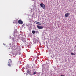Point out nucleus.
<instances>
[{"mask_svg":"<svg viewBox=\"0 0 76 76\" xmlns=\"http://www.w3.org/2000/svg\"><path fill=\"white\" fill-rule=\"evenodd\" d=\"M33 75H35V74H36V72H33Z\"/></svg>","mask_w":76,"mask_h":76,"instance_id":"1a4fd4ad","label":"nucleus"},{"mask_svg":"<svg viewBox=\"0 0 76 76\" xmlns=\"http://www.w3.org/2000/svg\"><path fill=\"white\" fill-rule=\"evenodd\" d=\"M27 73H30V71H29V70H27Z\"/></svg>","mask_w":76,"mask_h":76,"instance_id":"6e6552de","label":"nucleus"},{"mask_svg":"<svg viewBox=\"0 0 76 76\" xmlns=\"http://www.w3.org/2000/svg\"><path fill=\"white\" fill-rule=\"evenodd\" d=\"M3 45H6V44H3Z\"/></svg>","mask_w":76,"mask_h":76,"instance_id":"f8f14e48","label":"nucleus"},{"mask_svg":"<svg viewBox=\"0 0 76 76\" xmlns=\"http://www.w3.org/2000/svg\"><path fill=\"white\" fill-rule=\"evenodd\" d=\"M70 16V13H67L65 14V17L66 18Z\"/></svg>","mask_w":76,"mask_h":76,"instance_id":"39448f33","label":"nucleus"},{"mask_svg":"<svg viewBox=\"0 0 76 76\" xmlns=\"http://www.w3.org/2000/svg\"><path fill=\"white\" fill-rule=\"evenodd\" d=\"M34 39H35V41H37V39H36V38H35Z\"/></svg>","mask_w":76,"mask_h":76,"instance_id":"9b49d317","label":"nucleus"},{"mask_svg":"<svg viewBox=\"0 0 76 76\" xmlns=\"http://www.w3.org/2000/svg\"><path fill=\"white\" fill-rule=\"evenodd\" d=\"M8 63L9 64H8V66L9 67H11V64L12 63L11 59H9V60Z\"/></svg>","mask_w":76,"mask_h":76,"instance_id":"f257e3e1","label":"nucleus"},{"mask_svg":"<svg viewBox=\"0 0 76 76\" xmlns=\"http://www.w3.org/2000/svg\"><path fill=\"white\" fill-rule=\"evenodd\" d=\"M40 5L41 7L43 8V9H45V5L41 3L40 4Z\"/></svg>","mask_w":76,"mask_h":76,"instance_id":"f03ea898","label":"nucleus"},{"mask_svg":"<svg viewBox=\"0 0 76 76\" xmlns=\"http://www.w3.org/2000/svg\"><path fill=\"white\" fill-rule=\"evenodd\" d=\"M61 76H65L64 75H61Z\"/></svg>","mask_w":76,"mask_h":76,"instance_id":"ddd939ff","label":"nucleus"},{"mask_svg":"<svg viewBox=\"0 0 76 76\" xmlns=\"http://www.w3.org/2000/svg\"><path fill=\"white\" fill-rule=\"evenodd\" d=\"M37 27L38 28V29H43V28H44L43 26H39V25H37Z\"/></svg>","mask_w":76,"mask_h":76,"instance_id":"7ed1b4c3","label":"nucleus"},{"mask_svg":"<svg viewBox=\"0 0 76 76\" xmlns=\"http://www.w3.org/2000/svg\"><path fill=\"white\" fill-rule=\"evenodd\" d=\"M18 22L19 24H20V25H22L23 24V21L21 20H19L18 21Z\"/></svg>","mask_w":76,"mask_h":76,"instance_id":"20e7f679","label":"nucleus"},{"mask_svg":"<svg viewBox=\"0 0 76 76\" xmlns=\"http://www.w3.org/2000/svg\"><path fill=\"white\" fill-rule=\"evenodd\" d=\"M32 34H34L35 33V31H34V30L32 31Z\"/></svg>","mask_w":76,"mask_h":76,"instance_id":"0eeeda50","label":"nucleus"},{"mask_svg":"<svg viewBox=\"0 0 76 76\" xmlns=\"http://www.w3.org/2000/svg\"><path fill=\"white\" fill-rule=\"evenodd\" d=\"M71 55H75V54L73 53H71Z\"/></svg>","mask_w":76,"mask_h":76,"instance_id":"9d476101","label":"nucleus"},{"mask_svg":"<svg viewBox=\"0 0 76 76\" xmlns=\"http://www.w3.org/2000/svg\"><path fill=\"white\" fill-rule=\"evenodd\" d=\"M34 23H36V24H37V25H41L42 24V23H41L37 21H35L34 22Z\"/></svg>","mask_w":76,"mask_h":76,"instance_id":"423d86ee","label":"nucleus"}]
</instances>
